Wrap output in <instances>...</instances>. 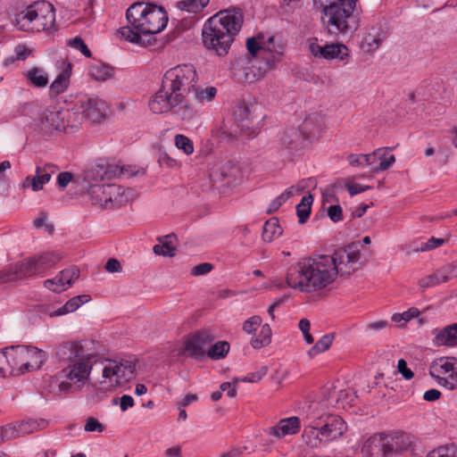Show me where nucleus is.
Here are the masks:
<instances>
[{
  "label": "nucleus",
  "instance_id": "nucleus-1",
  "mask_svg": "<svg viewBox=\"0 0 457 457\" xmlns=\"http://www.w3.org/2000/svg\"><path fill=\"white\" fill-rule=\"evenodd\" d=\"M337 274L333 258L322 254L303 259L291 265L287 271L286 280L293 289L312 293L331 284Z\"/></svg>",
  "mask_w": 457,
  "mask_h": 457
},
{
  "label": "nucleus",
  "instance_id": "nucleus-2",
  "mask_svg": "<svg viewBox=\"0 0 457 457\" xmlns=\"http://www.w3.org/2000/svg\"><path fill=\"white\" fill-rule=\"evenodd\" d=\"M128 26L121 27L118 33L130 43H139L141 34H158L168 23L165 9L153 3L137 2L126 12Z\"/></svg>",
  "mask_w": 457,
  "mask_h": 457
},
{
  "label": "nucleus",
  "instance_id": "nucleus-3",
  "mask_svg": "<svg viewBox=\"0 0 457 457\" xmlns=\"http://www.w3.org/2000/svg\"><path fill=\"white\" fill-rule=\"evenodd\" d=\"M243 22L244 16L240 9L220 11L211 17L204 27V45L220 56L227 54Z\"/></svg>",
  "mask_w": 457,
  "mask_h": 457
},
{
  "label": "nucleus",
  "instance_id": "nucleus-4",
  "mask_svg": "<svg viewBox=\"0 0 457 457\" xmlns=\"http://www.w3.org/2000/svg\"><path fill=\"white\" fill-rule=\"evenodd\" d=\"M197 81V72L193 64L177 65L164 73L160 89L148 103H154L158 110L170 107L171 103L179 104L183 97L195 90Z\"/></svg>",
  "mask_w": 457,
  "mask_h": 457
},
{
  "label": "nucleus",
  "instance_id": "nucleus-5",
  "mask_svg": "<svg viewBox=\"0 0 457 457\" xmlns=\"http://www.w3.org/2000/svg\"><path fill=\"white\" fill-rule=\"evenodd\" d=\"M55 12L52 4L37 1L20 12L14 20L19 30L25 32H40L54 27Z\"/></svg>",
  "mask_w": 457,
  "mask_h": 457
},
{
  "label": "nucleus",
  "instance_id": "nucleus-6",
  "mask_svg": "<svg viewBox=\"0 0 457 457\" xmlns=\"http://www.w3.org/2000/svg\"><path fill=\"white\" fill-rule=\"evenodd\" d=\"M358 0H333L323 9L322 21L330 33H347L357 29L353 15Z\"/></svg>",
  "mask_w": 457,
  "mask_h": 457
},
{
  "label": "nucleus",
  "instance_id": "nucleus-7",
  "mask_svg": "<svg viewBox=\"0 0 457 457\" xmlns=\"http://www.w3.org/2000/svg\"><path fill=\"white\" fill-rule=\"evenodd\" d=\"M87 195L92 205L112 210L128 204L133 197V190L116 184H94Z\"/></svg>",
  "mask_w": 457,
  "mask_h": 457
},
{
  "label": "nucleus",
  "instance_id": "nucleus-8",
  "mask_svg": "<svg viewBox=\"0 0 457 457\" xmlns=\"http://www.w3.org/2000/svg\"><path fill=\"white\" fill-rule=\"evenodd\" d=\"M403 436L401 434H374L361 446L363 457H394L404 450Z\"/></svg>",
  "mask_w": 457,
  "mask_h": 457
},
{
  "label": "nucleus",
  "instance_id": "nucleus-9",
  "mask_svg": "<svg viewBox=\"0 0 457 457\" xmlns=\"http://www.w3.org/2000/svg\"><path fill=\"white\" fill-rule=\"evenodd\" d=\"M135 369V363L129 360H104L100 384H108L109 387L122 386L133 378Z\"/></svg>",
  "mask_w": 457,
  "mask_h": 457
},
{
  "label": "nucleus",
  "instance_id": "nucleus-10",
  "mask_svg": "<svg viewBox=\"0 0 457 457\" xmlns=\"http://www.w3.org/2000/svg\"><path fill=\"white\" fill-rule=\"evenodd\" d=\"M61 259L62 255L57 252H44L21 261V267L19 269L23 270V276L26 278L34 276L43 277Z\"/></svg>",
  "mask_w": 457,
  "mask_h": 457
},
{
  "label": "nucleus",
  "instance_id": "nucleus-11",
  "mask_svg": "<svg viewBox=\"0 0 457 457\" xmlns=\"http://www.w3.org/2000/svg\"><path fill=\"white\" fill-rule=\"evenodd\" d=\"M314 419L318 421L320 435L328 444L341 439L347 431V424L340 416L320 413L314 409Z\"/></svg>",
  "mask_w": 457,
  "mask_h": 457
},
{
  "label": "nucleus",
  "instance_id": "nucleus-12",
  "mask_svg": "<svg viewBox=\"0 0 457 457\" xmlns=\"http://www.w3.org/2000/svg\"><path fill=\"white\" fill-rule=\"evenodd\" d=\"M95 358L96 354L94 353H89L84 357L71 362L62 370L61 373L67 380L80 388L89 378Z\"/></svg>",
  "mask_w": 457,
  "mask_h": 457
},
{
  "label": "nucleus",
  "instance_id": "nucleus-13",
  "mask_svg": "<svg viewBox=\"0 0 457 457\" xmlns=\"http://www.w3.org/2000/svg\"><path fill=\"white\" fill-rule=\"evenodd\" d=\"M429 372L441 386L450 390L457 388V359L439 358L433 361Z\"/></svg>",
  "mask_w": 457,
  "mask_h": 457
},
{
  "label": "nucleus",
  "instance_id": "nucleus-14",
  "mask_svg": "<svg viewBox=\"0 0 457 457\" xmlns=\"http://www.w3.org/2000/svg\"><path fill=\"white\" fill-rule=\"evenodd\" d=\"M78 110H80L85 120L91 122H100L107 112L104 101L95 96H83L78 101Z\"/></svg>",
  "mask_w": 457,
  "mask_h": 457
},
{
  "label": "nucleus",
  "instance_id": "nucleus-15",
  "mask_svg": "<svg viewBox=\"0 0 457 457\" xmlns=\"http://www.w3.org/2000/svg\"><path fill=\"white\" fill-rule=\"evenodd\" d=\"M56 170V166L50 163L37 166L35 175L27 176L20 184V189L25 191L31 188L34 192L42 190L44 186L50 181Z\"/></svg>",
  "mask_w": 457,
  "mask_h": 457
},
{
  "label": "nucleus",
  "instance_id": "nucleus-16",
  "mask_svg": "<svg viewBox=\"0 0 457 457\" xmlns=\"http://www.w3.org/2000/svg\"><path fill=\"white\" fill-rule=\"evenodd\" d=\"M330 257L333 258L338 273L350 274L353 270V265L359 262L361 253L357 245H350L338 249Z\"/></svg>",
  "mask_w": 457,
  "mask_h": 457
},
{
  "label": "nucleus",
  "instance_id": "nucleus-17",
  "mask_svg": "<svg viewBox=\"0 0 457 457\" xmlns=\"http://www.w3.org/2000/svg\"><path fill=\"white\" fill-rule=\"evenodd\" d=\"M79 278V270L71 266L61 270L54 278L44 281V286L54 293H62L71 287Z\"/></svg>",
  "mask_w": 457,
  "mask_h": 457
},
{
  "label": "nucleus",
  "instance_id": "nucleus-18",
  "mask_svg": "<svg viewBox=\"0 0 457 457\" xmlns=\"http://www.w3.org/2000/svg\"><path fill=\"white\" fill-rule=\"evenodd\" d=\"M37 128L46 134L54 131H64L63 109L45 110L37 120Z\"/></svg>",
  "mask_w": 457,
  "mask_h": 457
},
{
  "label": "nucleus",
  "instance_id": "nucleus-19",
  "mask_svg": "<svg viewBox=\"0 0 457 457\" xmlns=\"http://www.w3.org/2000/svg\"><path fill=\"white\" fill-rule=\"evenodd\" d=\"M213 336L209 331H197L187 340L185 344V352L192 357H202L207 353L205 349L213 341Z\"/></svg>",
  "mask_w": 457,
  "mask_h": 457
},
{
  "label": "nucleus",
  "instance_id": "nucleus-20",
  "mask_svg": "<svg viewBox=\"0 0 457 457\" xmlns=\"http://www.w3.org/2000/svg\"><path fill=\"white\" fill-rule=\"evenodd\" d=\"M304 429L302 434V438L304 444L311 449H317L320 447V440L317 439L320 435V428L318 421L314 419V409L309 406V410L305 412L304 416Z\"/></svg>",
  "mask_w": 457,
  "mask_h": 457
},
{
  "label": "nucleus",
  "instance_id": "nucleus-21",
  "mask_svg": "<svg viewBox=\"0 0 457 457\" xmlns=\"http://www.w3.org/2000/svg\"><path fill=\"white\" fill-rule=\"evenodd\" d=\"M122 170L116 164H96L85 173L87 181L110 180L120 178Z\"/></svg>",
  "mask_w": 457,
  "mask_h": 457
},
{
  "label": "nucleus",
  "instance_id": "nucleus-22",
  "mask_svg": "<svg viewBox=\"0 0 457 457\" xmlns=\"http://www.w3.org/2000/svg\"><path fill=\"white\" fill-rule=\"evenodd\" d=\"M154 105V103H148L149 109L152 112L159 114L172 111L186 121L194 120L197 115V111L187 102V97H183L181 103H179V104L171 103L170 107L164 108L163 110H158V107Z\"/></svg>",
  "mask_w": 457,
  "mask_h": 457
},
{
  "label": "nucleus",
  "instance_id": "nucleus-23",
  "mask_svg": "<svg viewBox=\"0 0 457 457\" xmlns=\"http://www.w3.org/2000/svg\"><path fill=\"white\" fill-rule=\"evenodd\" d=\"M89 353L85 349L82 342L71 341L65 342L57 346L55 355L60 361H74L86 354Z\"/></svg>",
  "mask_w": 457,
  "mask_h": 457
},
{
  "label": "nucleus",
  "instance_id": "nucleus-24",
  "mask_svg": "<svg viewBox=\"0 0 457 457\" xmlns=\"http://www.w3.org/2000/svg\"><path fill=\"white\" fill-rule=\"evenodd\" d=\"M310 49L314 56H321L328 60H344L348 55V48L342 44H330L322 46L312 43L310 45Z\"/></svg>",
  "mask_w": 457,
  "mask_h": 457
},
{
  "label": "nucleus",
  "instance_id": "nucleus-25",
  "mask_svg": "<svg viewBox=\"0 0 457 457\" xmlns=\"http://www.w3.org/2000/svg\"><path fill=\"white\" fill-rule=\"evenodd\" d=\"M301 420L298 417L293 416L280 420L277 425L268 429V434L278 438L295 435L300 431Z\"/></svg>",
  "mask_w": 457,
  "mask_h": 457
},
{
  "label": "nucleus",
  "instance_id": "nucleus-26",
  "mask_svg": "<svg viewBox=\"0 0 457 457\" xmlns=\"http://www.w3.org/2000/svg\"><path fill=\"white\" fill-rule=\"evenodd\" d=\"M284 54V46L276 42L275 37H270L262 44V58L266 61L267 66L272 69L280 61Z\"/></svg>",
  "mask_w": 457,
  "mask_h": 457
},
{
  "label": "nucleus",
  "instance_id": "nucleus-27",
  "mask_svg": "<svg viewBox=\"0 0 457 457\" xmlns=\"http://www.w3.org/2000/svg\"><path fill=\"white\" fill-rule=\"evenodd\" d=\"M9 358H11V366L13 370L12 376H20L29 372L28 368V349L24 345H15L9 348Z\"/></svg>",
  "mask_w": 457,
  "mask_h": 457
},
{
  "label": "nucleus",
  "instance_id": "nucleus-28",
  "mask_svg": "<svg viewBox=\"0 0 457 457\" xmlns=\"http://www.w3.org/2000/svg\"><path fill=\"white\" fill-rule=\"evenodd\" d=\"M72 65L68 62H62L61 71L50 85V90L54 95L63 93L69 87Z\"/></svg>",
  "mask_w": 457,
  "mask_h": 457
},
{
  "label": "nucleus",
  "instance_id": "nucleus-29",
  "mask_svg": "<svg viewBox=\"0 0 457 457\" xmlns=\"http://www.w3.org/2000/svg\"><path fill=\"white\" fill-rule=\"evenodd\" d=\"M434 342L436 345H457V323L435 330Z\"/></svg>",
  "mask_w": 457,
  "mask_h": 457
},
{
  "label": "nucleus",
  "instance_id": "nucleus-30",
  "mask_svg": "<svg viewBox=\"0 0 457 457\" xmlns=\"http://www.w3.org/2000/svg\"><path fill=\"white\" fill-rule=\"evenodd\" d=\"M91 300V297L89 295H77L70 299L66 302L64 305L58 308L55 311H53L49 312L50 317H56V316H62L68 314L70 312H75L77 309H79L83 303H87Z\"/></svg>",
  "mask_w": 457,
  "mask_h": 457
},
{
  "label": "nucleus",
  "instance_id": "nucleus-31",
  "mask_svg": "<svg viewBox=\"0 0 457 457\" xmlns=\"http://www.w3.org/2000/svg\"><path fill=\"white\" fill-rule=\"evenodd\" d=\"M63 120L65 132H72L75 129L79 128L85 120L80 110H78V104L72 110L63 109Z\"/></svg>",
  "mask_w": 457,
  "mask_h": 457
},
{
  "label": "nucleus",
  "instance_id": "nucleus-32",
  "mask_svg": "<svg viewBox=\"0 0 457 457\" xmlns=\"http://www.w3.org/2000/svg\"><path fill=\"white\" fill-rule=\"evenodd\" d=\"M88 75L98 81H104L113 76V69L101 62H94L88 67Z\"/></svg>",
  "mask_w": 457,
  "mask_h": 457
},
{
  "label": "nucleus",
  "instance_id": "nucleus-33",
  "mask_svg": "<svg viewBox=\"0 0 457 457\" xmlns=\"http://www.w3.org/2000/svg\"><path fill=\"white\" fill-rule=\"evenodd\" d=\"M282 228L279 226L277 218H271L263 225L262 239L266 242H271L282 235Z\"/></svg>",
  "mask_w": 457,
  "mask_h": 457
},
{
  "label": "nucleus",
  "instance_id": "nucleus-34",
  "mask_svg": "<svg viewBox=\"0 0 457 457\" xmlns=\"http://www.w3.org/2000/svg\"><path fill=\"white\" fill-rule=\"evenodd\" d=\"M174 238V235H167L163 238L159 239L160 244L154 246V253L157 255L173 256L175 254Z\"/></svg>",
  "mask_w": 457,
  "mask_h": 457
},
{
  "label": "nucleus",
  "instance_id": "nucleus-35",
  "mask_svg": "<svg viewBox=\"0 0 457 457\" xmlns=\"http://www.w3.org/2000/svg\"><path fill=\"white\" fill-rule=\"evenodd\" d=\"M25 77L29 83L36 87H45L49 81L46 72L39 67H35L28 71Z\"/></svg>",
  "mask_w": 457,
  "mask_h": 457
},
{
  "label": "nucleus",
  "instance_id": "nucleus-36",
  "mask_svg": "<svg viewBox=\"0 0 457 457\" xmlns=\"http://www.w3.org/2000/svg\"><path fill=\"white\" fill-rule=\"evenodd\" d=\"M391 149L389 147L377 149L380 150L379 154L377 155L379 164L372 169L374 172L386 170L395 162V155L390 154Z\"/></svg>",
  "mask_w": 457,
  "mask_h": 457
},
{
  "label": "nucleus",
  "instance_id": "nucleus-37",
  "mask_svg": "<svg viewBox=\"0 0 457 457\" xmlns=\"http://www.w3.org/2000/svg\"><path fill=\"white\" fill-rule=\"evenodd\" d=\"M29 372L38 370L46 360V354L42 350L33 346H27Z\"/></svg>",
  "mask_w": 457,
  "mask_h": 457
},
{
  "label": "nucleus",
  "instance_id": "nucleus-38",
  "mask_svg": "<svg viewBox=\"0 0 457 457\" xmlns=\"http://www.w3.org/2000/svg\"><path fill=\"white\" fill-rule=\"evenodd\" d=\"M324 124L323 117L319 112L309 114L303 122V130L307 135H312L321 129Z\"/></svg>",
  "mask_w": 457,
  "mask_h": 457
},
{
  "label": "nucleus",
  "instance_id": "nucleus-39",
  "mask_svg": "<svg viewBox=\"0 0 457 457\" xmlns=\"http://www.w3.org/2000/svg\"><path fill=\"white\" fill-rule=\"evenodd\" d=\"M21 262L9 265L8 267L0 270V282L6 283L16 279L26 278L23 276V270L21 267Z\"/></svg>",
  "mask_w": 457,
  "mask_h": 457
},
{
  "label": "nucleus",
  "instance_id": "nucleus-40",
  "mask_svg": "<svg viewBox=\"0 0 457 457\" xmlns=\"http://www.w3.org/2000/svg\"><path fill=\"white\" fill-rule=\"evenodd\" d=\"M20 434L21 436L32 434L36 431L41 430L46 428V422L44 420H27L17 422Z\"/></svg>",
  "mask_w": 457,
  "mask_h": 457
},
{
  "label": "nucleus",
  "instance_id": "nucleus-41",
  "mask_svg": "<svg viewBox=\"0 0 457 457\" xmlns=\"http://www.w3.org/2000/svg\"><path fill=\"white\" fill-rule=\"evenodd\" d=\"M271 328L268 324L262 326L257 337L251 339V345L254 349H261L270 343Z\"/></svg>",
  "mask_w": 457,
  "mask_h": 457
},
{
  "label": "nucleus",
  "instance_id": "nucleus-42",
  "mask_svg": "<svg viewBox=\"0 0 457 457\" xmlns=\"http://www.w3.org/2000/svg\"><path fill=\"white\" fill-rule=\"evenodd\" d=\"M313 202V197L312 195H304L301 202L296 205V213L299 218V222L301 224L304 223L310 216L311 213V206Z\"/></svg>",
  "mask_w": 457,
  "mask_h": 457
},
{
  "label": "nucleus",
  "instance_id": "nucleus-43",
  "mask_svg": "<svg viewBox=\"0 0 457 457\" xmlns=\"http://www.w3.org/2000/svg\"><path fill=\"white\" fill-rule=\"evenodd\" d=\"M385 35L381 31L369 32L363 42V47L367 52H373L378 49L383 42Z\"/></svg>",
  "mask_w": 457,
  "mask_h": 457
},
{
  "label": "nucleus",
  "instance_id": "nucleus-44",
  "mask_svg": "<svg viewBox=\"0 0 457 457\" xmlns=\"http://www.w3.org/2000/svg\"><path fill=\"white\" fill-rule=\"evenodd\" d=\"M21 436L17 422L8 423L0 427V445Z\"/></svg>",
  "mask_w": 457,
  "mask_h": 457
},
{
  "label": "nucleus",
  "instance_id": "nucleus-45",
  "mask_svg": "<svg viewBox=\"0 0 457 457\" xmlns=\"http://www.w3.org/2000/svg\"><path fill=\"white\" fill-rule=\"evenodd\" d=\"M229 348L227 341H219L208 349L207 355L212 360L222 359L228 354Z\"/></svg>",
  "mask_w": 457,
  "mask_h": 457
},
{
  "label": "nucleus",
  "instance_id": "nucleus-46",
  "mask_svg": "<svg viewBox=\"0 0 457 457\" xmlns=\"http://www.w3.org/2000/svg\"><path fill=\"white\" fill-rule=\"evenodd\" d=\"M334 339L333 334H326L308 351V354L311 357H314L317 354L327 351Z\"/></svg>",
  "mask_w": 457,
  "mask_h": 457
},
{
  "label": "nucleus",
  "instance_id": "nucleus-47",
  "mask_svg": "<svg viewBox=\"0 0 457 457\" xmlns=\"http://www.w3.org/2000/svg\"><path fill=\"white\" fill-rule=\"evenodd\" d=\"M420 313L419 309L411 307L402 313L393 314L391 320L395 323H400V326L403 327L408 321L419 317Z\"/></svg>",
  "mask_w": 457,
  "mask_h": 457
},
{
  "label": "nucleus",
  "instance_id": "nucleus-48",
  "mask_svg": "<svg viewBox=\"0 0 457 457\" xmlns=\"http://www.w3.org/2000/svg\"><path fill=\"white\" fill-rule=\"evenodd\" d=\"M11 361V358H9V348L0 352V377L7 378L13 375Z\"/></svg>",
  "mask_w": 457,
  "mask_h": 457
},
{
  "label": "nucleus",
  "instance_id": "nucleus-49",
  "mask_svg": "<svg viewBox=\"0 0 457 457\" xmlns=\"http://www.w3.org/2000/svg\"><path fill=\"white\" fill-rule=\"evenodd\" d=\"M194 92L195 99L203 103L212 101L217 94V89L214 87H207L204 88L195 87Z\"/></svg>",
  "mask_w": 457,
  "mask_h": 457
},
{
  "label": "nucleus",
  "instance_id": "nucleus-50",
  "mask_svg": "<svg viewBox=\"0 0 457 457\" xmlns=\"http://www.w3.org/2000/svg\"><path fill=\"white\" fill-rule=\"evenodd\" d=\"M427 457H457V445L440 446L430 452Z\"/></svg>",
  "mask_w": 457,
  "mask_h": 457
},
{
  "label": "nucleus",
  "instance_id": "nucleus-51",
  "mask_svg": "<svg viewBox=\"0 0 457 457\" xmlns=\"http://www.w3.org/2000/svg\"><path fill=\"white\" fill-rule=\"evenodd\" d=\"M442 275L439 273L438 270L434 273L426 276L419 280V286L423 290L428 287H435L440 283H443Z\"/></svg>",
  "mask_w": 457,
  "mask_h": 457
},
{
  "label": "nucleus",
  "instance_id": "nucleus-52",
  "mask_svg": "<svg viewBox=\"0 0 457 457\" xmlns=\"http://www.w3.org/2000/svg\"><path fill=\"white\" fill-rule=\"evenodd\" d=\"M175 145L179 149L183 150V152L187 155L194 152L192 141L184 135H177L175 137Z\"/></svg>",
  "mask_w": 457,
  "mask_h": 457
},
{
  "label": "nucleus",
  "instance_id": "nucleus-53",
  "mask_svg": "<svg viewBox=\"0 0 457 457\" xmlns=\"http://www.w3.org/2000/svg\"><path fill=\"white\" fill-rule=\"evenodd\" d=\"M68 46L79 50L86 57L91 56V52L80 37H75L68 41Z\"/></svg>",
  "mask_w": 457,
  "mask_h": 457
},
{
  "label": "nucleus",
  "instance_id": "nucleus-54",
  "mask_svg": "<svg viewBox=\"0 0 457 457\" xmlns=\"http://www.w3.org/2000/svg\"><path fill=\"white\" fill-rule=\"evenodd\" d=\"M444 282L457 278V262L438 270Z\"/></svg>",
  "mask_w": 457,
  "mask_h": 457
},
{
  "label": "nucleus",
  "instance_id": "nucleus-55",
  "mask_svg": "<svg viewBox=\"0 0 457 457\" xmlns=\"http://www.w3.org/2000/svg\"><path fill=\"white\" fill-rule=\"evenodd\" d=\"M262 318L260 316H252L243 323V330L247 334H252L261 326Z\"/></svg>",
  "mask_w": 457,
  "mask_h": 457
},
{
  "label": "nucleus",
  "instance_id": "nucleus-56",
  "mask_svg": "<svg viewBox=\"0 0 457 457\" xmlns=\"http://www.w3.org/2000/svg\"><path fill=\"white\" fill-rule=\"evenodd\" d=\"M84 429L87 432L102 433L105 429V427L96 418L89 417L86 420Z\"/></svg>",
  "mask_w": 457,
  "mask_h": 457
},
{
  "label": "nucleus",
  "instance_id": "nucleus-57",
  "mask_svg": "<svg viewBox=\"0 0 457 457\" xmlns=\"http://www.w3.org/2000/svg\"><path fill=\"white\" fill-rule=\"evenodd\" d=\"M445 243V240L444 238H437L435 237H431L428 238L425 243H422L420 247L418 249V251H429L435 248H437L441 245H443Z\"/></svg>",
  "mask_w": 457,
  "mask_h": 457
},
{
  "label": "nucleus",
  "instance_id": "nucleus-58",
  "mask_svg": "<svg viewBox=\"0 0 457 457\" xmlns=\"http://www.w3.org/2000/svg\"><path fill=\"white\" fill-rule=\"evenodd\" d=\"M328 216L333 222L343 220V210L339 204H333L328 208Z\"/></svg>",
  "mask_w": 457,
  "mask_h": 457
},
{
  "label": "nucleus",
  "instance_id": "nucleus-59",
  "mask_svg": "<svg viewBox=\"0 0 457 457\" xmlns=\"http://www.w3.org/2000/svg\"><path fill=\"white\" fill-rule=\"evenodd\" d=\"M298 327L300 330L302 331L304 340L307 344H312L313 343V337L310 334V328L311 324L310 321L307 319H302L299 321Z\"/></svg>",
  "mask_w": 457,
  "mask_h": 457
},
{
  "label": "nucleus",
  "instance_id": "nucleus-60",
  "mask_svg": "<svg viewBox=\"0 0 457 457\" xmlns=\"http://www.w3.org/2000/svg\"><path fill=\"white\" fill-rule=\"evenodd\" d=\"M212 264L209 262H203L192 268L191 274L193 276H201L209 273L212 270Z\"/></svg>",
  "mask_w": 457,
  "mask_h": 457
},
{
  "label": "nucleus",
  "instance_id": "nucleus-61",
  "mask_svg": "<svg viewBox=\"0 0 457 457\" xmlns=\"http://www.w3.org/2000/svg\"><path fill=\"white\" fill-rule=\"evenodd\" d=\"M120 168L122 170V173L120 178H131L138 174H144L142 170H139L135 166H120Z\"/></svg>",
  "mask_w": 457,
  "mask_h": 457
},
{
  "label": "nucleus",
  "instance_id": "nucleus-62",
  "mask_svg": "<svg viewBox=\"0 0 457 457\" xmlns=\"http://www.w3.org/2000/svg\"><path fill=\"white\" fill-rule=\"evenodd\" d=\"M398 371L403 375V377L410 380L413 378V372L407 367V363L403 359H400L397 363Z\"/></svg>",
  "mask_w": 457,
  "mask_h": 457
},
{
  "label": "nucleus",
  "instance_id": "nucleus-63",
  "mask_svg": "<svg viewBox=\"0 0 457 457\" xmlns=\"http://www.w3.org/2000/svg\"><path fill=\"white\" fill-rule=\"evenodd\" d=\"M246 47L251 54L255 55L258 52H260V54L262 55V46H261L254 37H250L247 39Z\"/></svg>",
  "mask_w": 457,
  "mask_h": 457
},
{
  "label": "nucleus",
  "instance_id": "nucleus-64",
  "mask_svg": "<svg viewBox=\"0 0 457 457\" xmlns=\"http://www.w3.org/2000/svg\"><path fill=\"white\" fill-rule=\"evenodd\" d=\"M73 175L71 172L63 171L57 176V184L60 187L64 188L72 180Z\"/></svg>",
  "mask_w": 457,
  "mask_h": 457
}]
</instances>
